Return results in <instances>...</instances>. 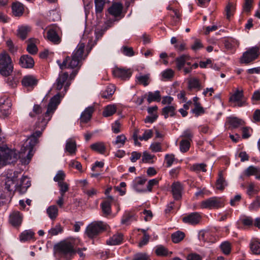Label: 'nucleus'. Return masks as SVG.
Wrapping results in <instances>:
<instances>
[{"label":"nucleus","mask_w":260,"mask_h":260,"mask_svg":"<svg viewBox=\"0 0 260 260\" xmlns=\"http://www.w3.org/2000/svg\"><path fill=\"white\" fill-rule=\"evenodd\" d=\"M132 260H151L149 256L146 253H136Z\"/></svg>","instance_id":"nucleus-48"},{"label":"nucleus","mask_w":260,"mask_h":260,"mask_svg":"<svg viewBox=\"0 0 260 260\" xmlns=\"http://www.w3.org/2000/svg\"><path fill=\"white\" fill-rule=\"evenodd\" d=\"M14 70L12 59L9 55L4 51L0 54V74L3 77L11 75Z\"/></svg>","instance_id":"nucleus-5"},{"label":"nucleus","mask_w":260,"mask_h":260,"mask_svg":"<svg viewBox=\"0 0 260 260\" xmlns=\"http://www.w3.org/2000/svg\"><path fill=\"white\" fill-rule=\"evenodd\" d=\"M85 45L81 43L79 44L75 50L73 52L71 58L67 56L61 64H59L60 68L63 69L66 68H77L79 71L82 66V61L84 60L88 55V52H84Z\"/></svg>","instance_id":"nucleus-2"},{"label":"nucleus","mask_w":260,"mask_h":260,"mask_svg":"<svg viewBox=\"0 0 260 260\" xmlns=\"http://www.w3.org/2000/svg\"><path fill=\"white\" fill-rule=\"evenodd\" d=\"M201 219V216L197 212L191 213L182 218V220L184 223L192 225L199 223Z\"/></svg>","instance_id":"nucleus-12"},{"label":"nucleus","mask_w":260,"mask_h":260,"mask_svg":"<svg viewBox=\"0 0 260 260\" xmlns=\"http://www.w3.org/2000/svg\"><path fill=\"white\" fill-rule=\"evenodd\" d=\"M175 108L172 106H166L162 109V114L165 118L167 119L169 117V114L170 113L171 116H174L175 115Z\"/></svg>","instance_id":"nucleus-34"},{"label":"nucleus","mask_w":260,"mask_h":260,"mask_svg":"<svg viewBox=\"0 0 260 260\" xmlns=\"http://www.w3.org/2000/svg\"><path fill=\"white\" fill-rule=\"evenodd\" d=\"M155 253L159 256H167L168 254L167 248L162 245L158 246L155 249Z\"/></svg>","instance_id":"nucleus-46"},{"label":"nucleus","mask_w":260,"mask_h":260,"mask_svg":"<svg viewBox=\"0 0 260 260\" xmlns=\"http://www.w3.org/2000/svg\"><path fill=\"white\" fill-rule=\"evenodd\" d=\"M54 254L65 260H71L76 253L73 245L69 242H61L54 247Z\"/></svg>","instance_id":"nucleus-4"},{"label":"nucleus","mask_w":260,"mask_h":260,"mask_svg":"<svg viewBox=\"0 0 260 260\" xmlns=\"http://www.w3.org/2000/svg\"><path fill=\"white\" fill-rule=\"evenodd\" d=\"M30 31V27L28 26H21L17 30V36L22 40H24L28 33Z\"/></svg>","instance_id":"nucleus-27"},{"label":"nucleus","mask_w":260,"mask_h":260,"mask_svg":"<svg viewBox=\"0 0 260 260\" xmlns=\"http://www.w3.org/2000/svg\"><path fill=\"white\" fill-rule=\"evenodd\" d=\"M34 233L31 231L26 230L24 231L20 236L21 241H26L33 238Z\"/></svg>","instance_id":"nucleus-37"},{"label":"nucleus","mask_w":260,"mask_h":260,"mask_svg":"<svg viewBox=\"0 0 260 260\" xmlns=\"http://www.w3.org/2000/svg\"><path fill=\"white\" fill-rule=\"evenodd\" d=\"M182 186L179 182H175L172 185V192L173 198L176 200H178L181 198V191Z\"/></svg>","instance_id":"nucleus-16"},{"label":"nucleus","mask_w":260,"mask_h":260,"mask_svg":"<svg viewBox=\"0 0 260 260\" xmlns=\"http://www.w3.org/2000/svg\"><path fill=\"white\" fill-rule=\"evenodd\" d=\"M181 137L184 138V140H187L188 141L191 142L193 134L190 129H186L183 133Z\"/></svg>","instance_id":"nucleus-57"},{"label":"nucleus","mask_w":260,"mask_h":260,"mask_svg":"<svg viewBox=\"0 0 260 260\" xmlns=\"http://www.w3.org/2000/svg\"><path fill=\"white\" fill-rule=\"evenodd\" d=\"M22 216L18 211L13 212L10 215V222L14 226H19L22 222Z\"/></svg>","instance_id":"nucleus-15"},{"label":"nucleus","mask_w":260,"mask_h":260,"mask_svg":"<svg viewBox=\"0 0 260 260\" xmlns=\"http://www.w3.org/2000/svg\"><path fill=\"white\" fill-rule=\"evenodd\" d=\"M162 76L164 78L168 80H170L174 76V71L171 69H167L164 71L162 73Z\"/></svg>","instance_id":"nucleus-55"},{"label":"nucleus","mask_w":260,"mask_h":260,"mask_svg":"<svg viewBox=\"0 0 260 260\" xmlns=\"http://www.w3.org/2000/svg\"><path fill=\"white\" fill-rule=\"evenodd\" d=\"M229 102L237 103V106L241 107L248 105L246 100L245 99L242 88H238L233 91V93H230Z\"/></svg>","instance_id":"nucleus-7"},{"label":"nucleus","mask_w":260,"mask_h":260,"mask_svg":"<svg viewBox=\"0 0 260 260\" xmlns=\"http://www.w3.org/2000/svg\"><path fill=\"white\" fill-rule=\"evenodd\" d=\"M101 206L104 216H106L111 214V208L109 201H104L101 203Z\"/></svg>","instance_id":"nucleus-31"},{"label":"nucleus","mask_w":260,"mask_h":260,"mask_svg":"<svg viewBox=\"0 0 260 260\" xmlns=\"http://www.w3.org/2000/svg\"><path fill=\"white\" fill-rule=\"evenodd\" d=\"M252 0H245L243 6V10L246 12H249L251 8Z\"/></svg>","instance_id":"nucleus-62"},{"label":"nucleus","mask_w":260,"mask_h":260,"mask_svg":"<svg viewBox=\"0 0 260 260\" xmlns=\"http://www.w3.org/2000/svg\"><path fill=\"white\" fill-rule=\"evenodd\" d=\"M121 52L127 56H133L134 55V51L132 47L127 46H123L121 49Z\"/></svg>","instance_id":"nucleus-51"},{"label":"nucleus","mask_w":260,"mask_h":260,"mask_svg":"<svg viewBox=\"0 0 260 260\" xmlns=\"http://www.w3.org/2000/svg\"><path fill=\"white\" fill-rule=\"evenodd\" d=\"M201 207L207 209H217L223 206L222 200L217 197H212L202 202Z\"/></svg>","instance_id":"nucleus-10"},{"label":"nucleus","mask_w":260,"mask_h":260,"mask_svg":"<svg viewBox=\"0 0 260 260\" xmlns=\"http://www.w3.org/2000/svg\"><path fill=\"white\" fill-rule=\"evenodd\" d=\"M234 6L229 3L225 8L226 18L230 19V17L233 15L232 11L234 10Z\"/></svg>","instance_id":"nucleus-60"},{"label":"nucleus","mask_w":260,"mask_h":260,"mask_svg":"<svg viewBox=\"0 0 260 260\" xmlns=\"http://www.w3.org/2000/svg\"><path fill=\"white\" fill-rule=\"evenodd\" d=\"M220 249L223 253L226 255L229 254L231 250V245L229 242L225 241L220 245Z\"/></svg>","instance_id":"nucleus-45"},{"label":"nucleus","mask_w":260,"mask_h":260,"mask_svg":"<svg viewBox=\"0 0 260 260\" xmlns=\"http://www.w3.org/2000/svg\"><path fill=\"white\" fill-rule=\"evenodd\" d=\"M259 172L260 170L258 168L251 166L245 170L244 174L247 176H250L251 175H257Z\"/></svg>","instance_id":"nucleus-39"},{"label":"nucleus","mask_w":260,"mask_h":260,"mask_svg":"<svg viewBox=\"0 0 260 260\" xmlns=\"http://www.w3.org/2000/svg\"><path fill=\"white\" fill-rule=\"evenodd\" d=\"M13 13L15 16H20L23 13V5L19 2L14 3L12 6Z\"/></svg>","instance_id":"nucleus-24"},{"label":"nucleus","mask_w":260,"mask_h":260,"mask_svg":"<svg viewBox=\"0 0 260 260\" xmlns=\"http://www.w3.org/2000/svg\"><path fill=\"white\" fill-rule=\"evenodd\" d=\"M126 138L125 136L123 135H121L117 136L116 141L114 142V144L115 145H119L118 148H120L121 146L124 145Z\"/></svg>","instance_id":"nucleus-52"},{"label":"nucleus","mask_w":260,"mask_h":260,"mask_svg":"<svg viewBox=\"0 0 260 260\" xmlns=\"http://www.w3.org/2000/svg\"><path fill=\"white\" fill-rule=\"evenodd\" d=\"M147 179L145 178H143L142 177H137L134 182L133 187L134 189L137 191L139 192H145L146 190L145 189H141L139 187L140 185H143L145 183Z\"/></svg>","instance_id":"nucleus-25"},{"label":"nucleus","mask_w":260,"mask_h":260,"mask_svg":"<svg viewBox=\"0 0 260 260\" xmlns=\"http://www.w3.org/2000/svg\"><path fill=\"white\" fill-rule=\"evenodd\" d=\"M260 54L259 48L257 46L251 47L243 53L241 58V62L249 63L258 58Z\"/></svg>","instance_id":"nucleus-8"},{"label":"nucleus","mask_w":260,"mask_h":260,"mask_svg":"<svg viewBox=\"0 0 260 260\" xmlns=\"http://www.w3.org/2000/svg\"><path fill=\"white\" fill-rule=\"evenodd\" d=\"M161 99L160 92L158 90L155 91L154 92H149L147 101L150 104L153 101L159 102Z\"/></svg>","instance_id":"nucleus-32"},{"label":"nucleus","mask_w":260,"mask_h":260,"mask_svg":"<svg viewBox=\"0 0 260 260\" xmlns=\"http://www.w3.org/2000/svg\"><path fill=\"white\" fill-rule=\"evenodd\" d=\"M136 79L138 81H147L151 80L150 74L148 73L146 74H142L141 73L139 76L136 77Z\"/></svg>","instance_id":"nucleus-59"},{"label":"nucleus","mask_w":260,"mask_h":260,"mask_svg":"<svg viewBox=\"0 0 260 260\" xmlns=\"http://www.w3.org/2000/svg\"><path fill=\"white\" fill-rule=\"evenodd\" d=\"M62 229L60 224H57L55 228H52L49 231V233L51 236L57 235L59 233L61 232Z\"/></svg>","instance_id":"nucleus-56"},{"label":"nucleus","mask_w":260,"mask_h":260,"mask_svg":"<svg viewBox=\"0 0 260 260\" xmlns=\"http://www.w3.org/2000/svg\"><path fill=\"white\" fill-rule=\"evenodd\" d=\"M76 143L75 141L70 139L67 141L65 150L70 154H75L76 151Z\"/></svg>","instance_id":"nucleus-28"},{"label":"nucleus","mask_w":260,"mask_h":260,"mask_svg":"<svg viewBox=\"0 0 260 260\" xmlns=\"http://www.w3.org/2000/svg\"><path fill=\"white\" fill-rule=\"evenodd\" d=\"M158 183V180L156 179H153L152 180H150L148 181V185H147V190L149 191H152V187L154 185H157Z\"/></svg>","instance_id":"nucleus-61"},{"label":"nucleus","mask_w":260,"mask_h":260,"mask_svg":"<svg viewBox=\"0 0 260 260\" xmlns=\"http://www.w3.org/2000/svg\"><path fill=\"white\" fill-rule=\"evenodd\" d=\"M122 8L123 7L121 4L114 3L108 9V12L110 14L117 17L121 13Z\"/></svg>","instance_id":"nucleus-18"},{"label":"nucleus","mask_w":260,"mask_h":260,"mask_svg":"<svg viewBox=\"0 0 260 260\" xmlns=\"http://www.w3.org/2000/svg\"><path fill=\"white\" fill-rule=\"evenodd\" d=\"M47 38L49 41L54 44H58L61 42V38L59 36L56 28H50L47 33Z\"/></svg>","instance_id":"nucleus-14"},{"label":"nucleus","mask_w":260,"mask_h":260,"mask_svg":"<svg viewBox=\"0 0 260 260\" xmlns=\"http://www.w3.org/2000/svg\"><path fill=\"white\" fill-rule=\"evenodd\" d=\"M66 177V174L62 170H59L57 172L56 175L54 177V181L59 182H62L63 181Z\"/></svg>","instance_id":"nucleus-49"},{"label":"nucleus","mask_w":260,"mask_h":260,"mask_svg":"<svg viewBox=\"0 0 260 260\" xmlns=\"http://www.w3.org/2000/svg\"><path fill=\"white\" fill-rule=\"evenodd\" d=\"M7 45L9 48V50L12 53H14L17 50V47H15L12 41L9 40L7 41Z\"/></svg>","instance_id":"nucleus-63"},{"label":"nucleus","mask_w":260,"mask_h":260,"mask_svg":"<svg viewBox=\"0 0 260 260\" xmlns=\"http://www.w3.org/2000/svg\"><path fill=\"white\" fill-rule=\"evenodd\" d=\"M78 72V70H75L73 71L72 73L69 76L68 73H63L59 75L58 78L56 80V81H66L67 80H72L74 79L75 77L77 75Z\"/></svg>","instance_id":"nucleus-26"},{"label":"nucleus","mask_w":260,"mask_h":260,"mask_svg":"<svg viewBox=\"0 0 260 260\" xmlns=\"http://www.w3.org/2000/svg\"><path fill=\"white\" fill-rule=\"evenodd\" d=\"M92 150L101 154H103L106 151V146L103 142H98L90 145Z\"/></svg>","instance_id":"nucleus-30"},{"label":"nucleus","mask_w":260,"mask_h":260,"mask_svg":"<svg viewBox=\"0 0 260 260\" xmlns=\"http://www.w3.org/2000/svg\"><path fill=\"white\" fill-rule=\"evenodd\" d=\"M42 135V132L37 131L33 133L24 142L20 152L9 149L6 146L0 147V168L8 164L15 162L18 158L23 157V154L27 151V158L29 161L34 155V147L38 142V138Z\"/></svg>","instance_id":"nucleus-1"},{"label":"nucleus","mask_w":260,"mask_h":260,"mask_svg":"<svg viewBox=\"0 0 260 260\" xmlns=\"http://www.w3.org/2000/svg\"><path fill=\"white\" fill-rule=\"evenodd\" d=\"M187 88L189 90L192 91L194 89L199 90L202 87L200 82H188Z\"/></svg>","instance_id":"nucleus-54"},{"label":"nucleus","mask_w":260,"mask_h":260,"mask_svg":"<svg viewBox=\"0 0 260 260\" xmlns=\"http://www.w3.org/2000/svg\"><path fill=\"white\" fill-rule=\"evenodd\" d=\"M133 70L130 68L115 67L113 69L112 74L115 77L121 80H128L133 74Z\"/></svg>","instance_id":"nucleus-9"},{"label":"nucleus","mask_w":260,"mask_h":260,"mask_svg":"<svg viewBox=\"0 0 260 260\" xmlns=\"http://www.w3.org/2000/svg\"><path fill=\"white\" fill-rule=\"evenodd\" d=\"M116 110V108L114 105L107 106L103 111V116L105 117L110 116L115 113Z\"/></svg>","instance_id":"nucleus-40"},{"label":"nucleus","mask_w":260,"mask_h":260,"mask_svg":"<svg viewBox=\"0 0 260 260\" xmlns=\"http://www.w3.org/2000/svg\"><path fill=\"white\" fill-rule=\"evenodd\" d=\"M106 226L103 222L94 221L87 226L86 233L89 238H92L105 231Z\"/></svg>","instance_id":"nucleus-6"},{"label":"nucleus","mask_w":260,"mask_h":260,"mask_svg":"<svg viewBox=\"0 0 260 260\" xmlns=\"http://www.w3.org/2000/svg\"><path fill=\"white\" fill-rule=\"evenodd\" d=\"M191 59L190 56L186 54H183L176 59V68L178 70H181L184 67L186 61Z\"/></svg>","instance_id":"nucleus-21"},{"label":"nucleus","mask_w":260,"mask_h":260,"mask_svg":"<svg viewBox=\"0 0 260 260\" xmlns=\"http://www.w3.org/2000/svg\"><path fill=\"white\" fill-rule=\"evenodd\" d=\"M37 40L34 39H30L29 40V42L27 47V51L31 54H36L38 51V49L35 45L37 42Z\"/></svg>","instance_id":"nucleus-33"},{"label":"nucleus","mask_w":260,"mask_h":260,"mask_svg":"<svg viewBox=\"0 0 260 260\" xmlns=\"http://www.w3.org/2000/svg\"><path fill=\"white\" fill-rule=\"evenodd\" d=\"M58 185L59 187V192L60 195L64 196L65 193L67 192L69 189V185L66 182L63 181L62 182H59Z\"/></svg>","instance_id":"nucleus-47"},{"label":"nucleus","mask_w":260,"mask_h":260,"mask_svg":"<svg viewBox=\"0 0 260 260\" xmlns=\"http://www.w3.org/2000/svg\"><path fill=\"white\" fill-rule=\"evenodd\" d=\"M19 64L23 68L30 69L34 66V61L33 58L28 55H23L19 59Z\"/></svg>","instance_id":"nucleus-13"},{"label":"nucleus","mask_w":260,"mask_h":260,"mask_svg":"<svg viewBox=\"0 0 260 260\" xmlns=\"http://www.w3.org/2000/svg\"><path fill=\"white\" fill-rule=\"evenodd\" d=\"M30 184V181L28 178L26 176H23L20 180V184L15 185V190L20 194H23L26 191Z\"/></svg>","instance_id":"nucleus-11"},{"label":"nucleus","mask_w":260,"mask_h":260,"mask_svg":"<svg viewBox=\"0 0 260 260\" xmlns=\"http://www.w3.org/2000/svg\"><path fill=\"white\" fill-rule=\"evenodd\" d=\"M249 247L252 253L256 255L260 254V240L252 239L249 244Z\"/></svg>","instance_id":"nucleus-20"},{"label":"nucleus","mask_w":260,"mask_h":260,"mask_svg":"<svg viewBox=\"0 0 260 260\" xmlns=\"http://www.w3.org/2000/svg\"><path fill=\"white\" fill-rule=\"evenodd\" d=\"M203 47L202 44L199 40L196 39L194 44L192 45L191 48L194 51H197Z\"/></svg>","instance_id":"nucleus-64"},{"label":"nucleus","mask_w":260,"mask_h":260,"mask_svg":"<svg viewBox=\"0 0 260 260\" xmlns=\"http://www.w3.org/2000/svg\"><path fill=\"white\" fill-rule=\"evenodd\" d=\"M191 112L194 114L196 116H198L205 113V110L200 103H196L194 105V108L192 109Z\"/></svg>","instance_id":"nucleus-44"},{"label":"nucleus","mask_w":260,"mask_h":260,"mask_svg":"<svg viewBox=\"0 0 260 260\" xmlns=\"http://www.w3.org/2000/svg\"><path fill=\"white\" fill-rule=\"evenodd\" d=\"M153 132L151 129H148L145 131L142 137H139L140 140L147 141L149 139L151 138L152 136Z\"/></svg>","instance_id":"nucleus-58"},{"label":"nucleus","mask_w":260,"mask_h":260,"mask_svg":"<svg viewBox=\"0 0 260 260\" xmlns=\"http://www.w3.org/2000/svg\"><path fill=\"white\" fill-rule=\"evenodd\" d=\"M94 111L93 107H88L82 113L80 119L81 122L84 123L88 122L91 119L92 114Z\"/></svg>","instance_id":"nucleus-17"},{"label":"nucleus","mask_w":260,"mask_h":260,"mask_svg":"<svg viewBox=\"0 0 260 260\" xmlns=\"http://www.w3.org/2000/svg\"><path fill=\"white\" fill-rule=\"evenodd\" d=\"M190 146V142L187 140H182L180 142V150L183 152H186Z\"/></svg>","instance_id":"nucleus-43"},{"label":"nucleus","mask_w":260,"mask_h":260,"mask_svg":"<svg viewBox=\"0 0 260 260\" xmlns=\"http://www.w3.org/2000/svg\"><path fill=\"white\" fill-rule=\"evenodd\" d=\"M123 236L121 233H117L113 235L109 240L107 241V244L110 245H116L120 244L123 239Z\"/></svg>","instance_id":"nucleus-19"},{"label":"nucleus","mask_w":260,"mask_h":260,"mask_svg":"<svg viewBox=\"0 0 260 260\" xmlns=\"http://www.w3.org/2000/svg\"><path fill=\"white\" fill-rule=\"evenodd\" d=\"M33 112H30L29 114V116L31 117H35L36 115H38L39 114H41L42 112V108L41 106L38 104H35L34 106L33 109H32Z\"/></svg>","instance_id":"nucleus-50"},{"label":"nucleus","mask_w":260,"mask_h":260,"mask_svg":"<svg viewBox=\"0 0 260 260\" xmlns=\"http://www.w3.org/2000/svg\"><path fill=\"white\" fill-rule=\"evenodd\" d=\"M260 207V198L257 196L254 200L250 205L249 208L250 210H255Z\"/></svg>","instance_id":"nucleus-53"},{"label":"nucleus","mask_w":260,"mask_h":260,"mask_svg":"<svg viewBox=\"0 0 260 260\" xmlns=\"http://www.w3.org/2000/svg\"><path fill=\"white\" fill-rule=\"evenodd\" d=\"M106 3V0H94L96 13H101Z\"/></svg>","instance_id":"nucleus-42"},{"label":"nucleus","mask_w":260,"mask_h":260,"mask_svg":"<svg viewBox=\"0 0 260 260\" xmlns=\"http://www.w3.org/2000/svg\"><path fill=\"white\" fill-rule=\"evenodd\" d=\"M134 214L130 212H126L123 215L121 219L122 224H128L134 218Z\"/></svg>","instance_id":"nucleus-41"},{"label":"nucleus","mask_w":260,"mask_h":260,"mask_svg":"<svg viewBox=\"0 0 260 260\" xmlns=\"http://www.w3.org/2000/svg\"><path fill=\"white\" fill-rule=\"evenodd\" d=\"M58 208L55 205L50 206L47 209V213L52 220L56 219L58 215Z\"/></svg>","instance_id":"nucleus-29"},{"label":"nucleus","mask_w":260,"mask_h":260,"mask_svg":"<svg viewBox=\"0 0 260 260\" xmlns=\"http://www.w3.org/2000/svg\"><path fill=\"white\" fill-rule=\"evenodd\" d=\"M61 96L57 93L53 96L50 100L48 105L47 110L44 115L39 117L36 123V127L41 128L43 131L46 127L48 122L50 120L52 114L56 109L60 103Z\"/></svg>","instance_id":"nucleus-3"},{"label":"nucleus","mask_w":260,"mask_h":260,"mask_svg":"<svg viewBox=\"0 0 260 260\" xmlns=\"http://www.w3.org/2000/svg\"><path fill=\"white\" fill-rule=\"evenodd\" d=\"M185 237V234L181 231H177L171 235L172 241L175 243H177L182 241Z\"/></svg>","instance_id":"nucleus-36"},{"label":"nucleus","mask_w":260,"mask_h":260,"mask_svg":"<svg viewBox=\"0 0 260 260\" xmlns=\"http://www.w3.org/2000/svg\"><path fill=\"white\" fill-rule=\"evenodd\" d=\"M0 111L5 116H7L10 113L11 107V102L8 99L4 101V103H1Z\"/></svg>","instance_id":"nucleus-23"},{"label":"nucleus","mask_w":260,"mask_h":260,"mask_svg":"<svg viewBox=\"0 0 260 260\" xmlns=\"http://www.w3.org/2000/svg\"><path fill=\"white\" fill-rule=\"evenodd\" d=\"M18 172H14V175L13 177V178L11 179L9 177H8L6 179L5 181V188L7 189L8 191H10L12 190L11 188V186L14 184V181H15V178L17 177V175L18 174Z\"/></svg>","instance_id":"nucleus-38"},{"label":"nucleus","mask_w":260,"mask_h":260,"mask_svg":"<svg viewBox=\"0 0 260 260\" xmlns=\"http://www.w3.org/2000/svg\"><path fill=\"white\" fill-rule=\"evenodd\" d=\"M228 122L232 128H236L245 124V122L241 119L237 117H229Z\"/></svg>","instance_id":"nucleus-22"},{"label":"nucleus","mask_w":260,"mask_h":260,"mask_svg":"<svg viewBox=\"0 0 260 260\" xmlns=\"http://www.w3.org/2000/svg\"><path fill=\"white\" fill-rule=\"evenodd\" d=\"M226 185L225 179L223 177L222 174L220 172L218 174V178L216 181V188L220 190H222L224 188L225 186Z\"/></svg>","instance_id":"nucleus-35"}]
</instances>
